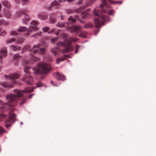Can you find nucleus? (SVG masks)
Wrapping results in <instances>:
<instances>
[{"label": "nucleus", "instance_id": "22", "mask_svg": "<svg viewBox=\"0 0 156 156\" xmlns=\"http://www.w3.org/2000/svg\"><path fill=\"white\" fill-rule=\"evenodd\" d=\"M30 48V47L29 45H26L22 49V53L25 52L26 50H29Z\"/></svg>", "mask_w": 156, "mask_h": 156}, {"label": "nucleus", "instance_id": "29", "mask_svg": "<svg viewBox=\"0 0 156 156\" xmlns=\"http://www.w3.org/2000/svg\"><path fill=\"white\" fill-rule=\"evenodd\" d=\"M92 27V25L91 23H89L86 24L84 26V28H87L91 27Z\"/></svg>", "mask_w": 156, "mask_h": 156}, {"label": "nucleus", "instance_id": "34", "mask_svg": "<svg viewBox=\"0 0 156 156\" xmlns=\"http://www.w3.org/2000/svg\"><path fill=\"white\" fill-rule=\"evenodd\" d=\"M57 26L59 27H64V25L63 23H59L57 24Z\"/></svg>", "mask_w": 156, "mask_h": 156}, {"label": "nucleus", "instance_id": "15", "mask_svg": "<svg viewBox=\"0 0 156 156\" xmlns=\"http://www.w3.org/2000/svg\"><path fill=\"white\" fill-rule=\"evenodd\" d=\"M46 50L45 48H39L38 49H37L34 50L33 51V53H36L37 52H38L39 53L43 54L44 53L45 51Z\"/></svg>", "mask_w": 156, "mask_h": 156}, {"label": "nucleus", "instance_id": "23", "mask_svg": "<svg viewBox=\"0 0 156 156\" xmlns=\"http://www.w3.org/2000/svg\"><path fill=\"white\" fill-rule=\"evenodd\" d=\"M8 23L7 22L5 21L2 20H0V26L4 25H7Z\"/></svg>", "mask_w": 156, "mask_h": 156}, {"label": "nucleus", "instance_id": "13", "mask_svg": "<svg viewBox=\"0 0 156 156\" xmlns=\"http://www.w3.org/2000/svg\"><path fill=\"white\" fill-rule=\"evenodd\" d=\"M8 101V100H7ZM9 103H5L3 102V101L0 100V106H1V107H3L2 106H10L13 107V104H10V103H12V102H10L8 101Z\"/></svg>", "mask_w": 156, "mask_h": 156}, {"label": "nucleus", "instance_id": "21", "mask_svg": "<svg viewBox=\"0 0 156 156\" xmlns=\"http://www.w3.org/2000/svg\"><path fill=\"white\" fill-rule=\"evenodd\" d=\"M4 13L7 18H9L11 16L10 12L9 10H4Z\"/></svg>", "mask_w": 156, "mask_h": 156}, {"label": "nucleus", "instance_id": "7", "mask_svg": "<svg viewBox=\"0 0 156 156\" xmlns=\"http://www.w3.org/2000/svg\"><path fill=\"white\" fill-rule=\"evenodd\" d=\"M71 43L72 41L70 39L64 43V47L65 48L62 50L61 52L62 54H64L73 50L74 48Z\"/></svg>", "mask_w": 156, "mask_h": 156}, {"label": "nucleus", "instance_id": "6", "mask_svg": "<svg viewBox=\"0 0 156 156\" xmlns=\"http://www.w3.org/2000/svg\"><path fill=\"white\" fill-rule=\"evenodd\" d=\"M24 15V18L22 19L23 23L27 24L30 20V18L28 15L25 13L23 11H19L16 12L15 16L16 18L20 17L23 15Z\"/></svg>", "mask_w": 156, "mask_h": 156}, {"label": "nucleus", "instance_id": "55", "mask_svg": "<svg viewBox=\"0 0 156 156\" xmlns=\"http://www.w3.org/2000/svg\"><path fill=\"white\" fill-rule=\"evenodd\" d=\"M34 94H30L29 96V98L30 99H31L32 98V97H33V95H34Z\"/></svg>", "mask_w": 156, "mask_h": 156}, {"label": "nucleus", "instance_id": "24", "mask_svg": "<svg viewBox=\"0 0 156 156\" xmlns=\"http://www.w3.org/2000/svg\"><path fill=\"white\" fill-rule=\"evenodd\" d=\"M62 36V38H63L65 41L68 37V34L67 33H62L61 34Z\"/></svg>", "mask_w": 156, "mask_h": 156}, {"label": "nucleus", "instance_id": "56", "mask_svg": "<svg viewBox=\"0 0 156 156\" xmlns=\"http://www.w3.org/2000/svg\"><path fill=\"white\" fill-rule=\"evenodd\" d=\"M75 17L76 19H78L79 18V16L78 15H76L75 16Z\"/></svg>", "mask_w": 156, "mask_h": 156}, {"label": "nucleus", "instance_id": "53", "mask_svg": "<svg viewBox=\"0 0 156 156\" xmlns=\"http://www.w3.org/2000/svg\"><path fill=\"white\" fill-rule=\"evenodd\" d=\"M2 7L1 4L0 3V17H2V15L1 13V10Z\"/></svg>", "mask_w": 156, "mask_h": 156}, {"label": "nucleus", "instance_id": "61", "mask_svg": "<svg viewBox=\"0 0 156 156\" xmlns=\"http://www.w3.org/2000/svg\"><path fill=\"white\" fill-rule=\"evenodd\" d=\"M15 1L18 2L20 1V0H15Z\"/></svg>", "mask_w": 156, "mask_h": 156}, {"label": "nucleus", "instance_id": "38", "mask_svg": "<svg viewBox=\"0 0 156 156\" xmlns=\"http://www.w3.org/2000/svg\"><path fill=\"white\" fill-rule=\"evenodd\" d=\"M32 60L35 61H37L40 60V59L39 58L33 57L32 58Z\"/></svg>", "mask_w": 156, "mask_h": 156}, {"label": "nucleus", "instance_id": "16", "mask_svg": "<svg viewBox=\"0 0 156 156\" xmlns=\"http://www.w3.org/2000/svg\"><path fill=\"white\" fill-rule=\"evenodd\" d=\"M67 57H69V55H64L62 56L61 58H57L56 60L57 63L58 64L60 62L64 60Z\"/></svg>", "mask_w": 156, "mask_h": 156}, {"label": "nucleus", "instance_id": "43", "mask_svg": "<svg viewBox=\"0 0 156 156\" xmlns=\"http://www.w3.org/2000/svg\"><path fill=\"white\" fill-rule=\"evenodd\" d=\"M29 68L28 67H26L25 68V69L24 70V72L25 73H27V74H28V73H29L28 71H29Z\"/></svg>", "mask_w": 156, "mask_h": 156}, {"label": "nucleus", "instance_id": "3", "mask_svg": "<svg viewBox=\"0 0 156 156\" xmlns=\"http://www.w3.org/2000/svg\"><path fill=\"white\" fill-rule=\"evenodd\" d=\"M13 111L14 109H12L9 112V117L7 119H5L6 115L0 114V121L5 119V126L7 128L11 126L16 120V115L13 112Z\"/></svg>", "mask_w": 156, "mask_h": 156}, {"label": "nucleus", "instance_id": "52", "mask_svg": "<svg viewBox=\"0 0 156 156\" xmlns=\"http://www.w3.org/2000/svg\"><path fill=\"white\" fill-rule=\"evenodd\" d=\"M83 33H82L78 35L79 36L82 37H85V36L83 35Z\"/></svg>", "mask_w": 156, "mask_h": 156}, {"label": "nucleus", "instance_id": "60", "mask_svg": "<svg viewBox=\"0 0 156 156\" xmlns=\"http://www.w3.org/2000/svg\"><path fill=\"white\" fill-rule=\"evenodd\" d=\"M50 83H51V84H53V85L55 86V85H54L53 84V81H52V80L51 81H50Z\"/></svg>", "mask_w": 156, "mask_h": 156}, {"label": "nucleus", "instance_id": "14", "mask_svg": "<svg viewBox=\"0 0 156 156\" xmlns=\"http://www.w3.org/2000/svg\"><path fill=\"white\" fill-rule=\"evenodd\" d=\"M60 5V3L58 2L56 0H55L51 3L48 7V9L49 10L53 6H59Z\"/></svg>", "mask_w": 156, "mask_h": 156}, {"label": "nucleus", "instance_id": "36", "mask_svg": "<svg viewBox=\"0 0 156 156\" xmlns=\"http://www.w3.org/2000/svg\"><path fill=\"white\" fill-rule=\"evenodd\" d=\"M49 29L50 28L48 27H43L42 28V30L44 32H45L48 31Z\"/></svg>", "mask_w": 156, "mask_h": 156}, {"label": "nucleus", "instance_id": "47", "mask_svg": "<svg viewBox=\"0 0 156 156\" xmlns=\"http://www.w3.org/2000/svg\"><path fill=\"white\" fill-rule=\"evenodd\" d=\"M6 34L5 31L4 30L0 34V36H4Z\"/></svg>", "mask_w": 156, "mask_h": 156}, {"label": "nucleus", "instance_id": "42", "mask_svg": "<svg viewBox=\"0 0 156 156\" xmlns=\"http://www.w3.org/2000/svg\"><path fill=\"white\" fill-rule=\"evenodd\" d=\"M26 99H24L20 103V106H21L25 103L26 101Z\"/></svg>", "mask_w": 156, "mask_h": 156}, {"label": "nucleus", "instance_id": "50", "mask_svg": "<svg viewBox=\"0 0 156 156\" xmlns=\"http://www.w3.org/2000/svg\"><path fill=\"white\" fill-rule=\"evenodd\" d=\"M50 20L51 21H52V23H54L56 22V19H52V18H51L50 19Z\"/></svg>", "mask_w": 156, "mask_h": 156}, {"label": "nucleus", "instance_id": "62", "mask_svg": "<svg viewBox=\"0 0 156 156\" xmlns=\"http://www.w3.org/2000/svg\"><path fill=\"white\" fill-rule=\"evenodd\" d=\"M106 6L108 7V8H110L111 7V6L109 5H107Z\"/></svg>", "mask_w": 156, "mask_h": 156}, {"label": "nucleus", "instance_id": "30", "mask_svg": "<svg viewBox=\"0 0 156 156\" xmlns=\"http://www.w3.org/2000/svg\"><path fill=\"white\" fill-rule=\"evenodd\" d=\"M39 18L43 20H45L46 19V16H44L43 14H39L38 15Z\"/></svg>", "mask_w": 156, "mask_h": 156}, {"label": "nucleus", "instance_id": "25", "mask_svg": "<svg viewBox=\"0 0 156 156\" xmlns=\"http://www.w3.org/2000/svg\"><path fill=\"white\" fill-rule=\"evenodd\" d=\"M41 32H39L35 34L32 35L31 36V37H34V38H36L38 36H40L41 34Z\"/></svg>", "mask_w": 156, "mask_h": 156}, {"label": "nucleus", "instance_id": "63", "mask_svg": "<svg viewBox=\"0 0 156 156\" xmlns=\"http://www.w3.org/2000/svg\"><path fill=\"white\" fill-rule=\"evenodd\" d=\"M59 34V33H55V35H57Z\"/></svg>", "mask_w": 156, "mask_h": 156}, {"label": "nucleus", "instance_id": "5", "mask_svg": "<svg viewBox=\"0 0 156 156\" xmlns=\"http://www.w3.org/2000/svg\"><path fill=\"white\" fill-rule=\"evenodd\" d=\"M39 29L37 27L34 26H31L29 27L28 28H27L25 27L21 26L17 30L19 32L28 31L25 34V35L28 36L32 31H37Z\"/></svg>", "mask_w": 156, "mask_h": 156}, {"label": "nucleus", "instance_id": "12", "mask_svg": "<svg viewBox=\"0 0 156 156\" xmlns=\"http://www.w3.org/2000/svg\"><path fill=\"white\" fill-rule=\"evenodd\" d=\"M54 76L58 80H64L66 79V77L64 75H61L58 72L55 73Z\"/></svg>", "mask_w": 156, "mask_h": 156}, {"label": "nucleus", "instance_id": "11", "mask_svg": "<svg viewBox=\"0 0 156 156\" xmlns=\"http://www.w3.org/2000/svg\"><path fill=\"white\" fill-rule=\"evenodd\" d=\"M71 32H74L76 33H78L81 31L80 27L76 26H74L71 27L69 28Z\"/></svg>", "mask_w": 156, "mask_h": 156}, {"label": "nucleus", "instance_id": "41", "mask_svg": "<svg viewBox=\"0 0 156 156\" xmlns=\"http://www.w3.org/2000/svg\"><path fill=\"white\" fill-rule=\"evenodd\" d=\"M5 132V130L3 129V128L2 127L0 126V135L1 134Z\"/></svg>", "mask_w": 156, "mask_h": 156}, {"label": "nucleus", "instance_id": "28", "mask_svg": "<svg viewBox=\"0 0 156 156\" xmlns=\"http://www.w3.org/2000/svg\"><path fill=\"white\" fill-rule=\"evenodd\" d=\"M10 33L12 36L16 35L18 34V33L15 30H11L10 31Z\"/></svg>", "mask_w": 156, "mask_h": 156}, {"label": "nucleus", "instance_id": "27", "mask_svg": "<svg viewBox=\"0 0 156 156\" xmlns=\"http://www.w3.org/2000/svg\"><path fill=\"white\" fill-rule=\"evenodd\" d=\"M16 39L14 38H11L6 41V43L7 44H10L13 42H14L16 41Z\"/></svg>", "mask_w": 156, "mask_h": 156}, {"label": "nucleus", "instance_id": "49", "mask_svg": "<svg viewBox=\"0 0 156 156\" xmlns=\"http://www.w3.org/2000/svg\"><path fill=\"white\" fill-rule=\"evenodd\" d=\"M55 30V29H53L48 32V34H51L53 33Z\"/></svg>", "mask_w": 156, "mask_h": 156}, {"label": "nucleus", "instance_id": "51", "mask_svg": "<svg viewBox=\"0 0 156 156\" xmlns=\"http://www.w3.org/2000/svg\"><path fill=\"white\" fill-rule=\"evenodd\" d=\"M28 2V0H22V3L23 4H24Z\"/></svg>", "mask_w": 156, "mask_h": 156}, {"label": "nucleus", "instance_id": "2", "mask_svg": "<svg viewBox=\"0 0 156 156\" xmlns=\"http://www.w3.org/2000/svg\"><path fill=\"white\" fill-rule=\"evenodd\" d=\"M34 88V87H33L31 89H29V88L27 87L25 88L24 90L21 91L17 89H15L14 92L15 94L7 95L6 97V98L9 102H15L19 98L23 96V93H31L33 91Z\"/></svg>", "mask_w": 156, "mask_h": 156}, {"label": "nucleus", "instance_id": "20", "mask_svg": "<svg viewBox=\"0 0 156 156\" xmlns=\"http://www.w3.org/2000/svg\"><path fill=\"white\" fill-rule=\"evenodd\" d=\"M59 48L58 47H56L51 49V51L53 54L55 55H57L58 52L59 50Z\"/></svg>", "mask_w": 156, "mask_h": 156}, {"label": "nucleus", "instance_id": "8", "mask_svg": "<svg viewBox=\"0 0 156 156\" xmlns=\"http://www.w3.org/2000/svg\"><path fill=\"white\" fill-rule=\"evenodd\" d=\"M33 80L32 77L29 75V73L26 74L23 78L21 79L22 81L24 82L27 84H30V85L32 84V83Z\"/></svg>", "mask_w": 156, "mask_h": 156}, {"label": "nucleus", "instance_id": "39", "mask_svg": "<svg viewBox=\"0 0 156 156\" xmlns=\"http://www.w3.org/2000/svg\"><path fill=\"white\" fill-rule=\"evenodd\" d=\"M30 24L31 25H34V26H36L38 24V23L35 21H32L31 23Z\"/></svg>", "mask_w": 156, "mask_h": 156}, {"label": "nucleus", "instance_id": "4", "mask_svg": "<svg viewBox=\"0 0 156 156\" xmlns=\"http://www.w3.org/2000/svg\"><path fill=\"white\" fill-rule=\"evenodd\" d=\"M86 6H82L78 9L73 10L70 9H68L66 10V12L67 14H70L73 13L74 12H76L77 13H81V16L82 18L84 19H87L90 16L89 14L88 13V12L90 11V9H88L86 11L82 12V11L85 8Z\"/></svg>", "mask_w": 156, "mask_h": 156}, {"label": "nucleus", "instance_id": "59", "mask_svg": "<svg viewBox=\"0 0 156 156\" xmlns=\"http://www.w3.org/2000/svg\"><path fill=\"white\" fill-rule=\"evenodd\" d=\"M58 3H61L63 2V1L62 0H58Z\"/></svg>", "mask_w": 156, "mask_h": 156}, {"label": "nucleus", "instance_id": "64", "mask_svg": "<svg viewBox=\"0 0 156 156\" xmlns=\"http://www.w3.org/2000/svg\"><path fill=\"white\" fill-rule=\"evenodd\" d=\"M23 124V122H21V123H20V124L21 125Z\"/></svg>", "mask_w": 156, "mask_h": 156}, {"label": "nucleus", "instance_id": "35", "mask_svg": "<svg viewBox=\"0 0 156 156\" xmlns=\"http://www.w3.org/2000/svg\"><path fill=\"white\" fill-rule=\"evenodd\" d=\"M71 41L72 42H76L77 41H78L79 40V39L77 38H76V37H71L70 39Z\"/></svg>", "mask_w": 156, "mask_h": 156}, {"label": "nucleus", "instance_id": "9", "mask_svg": "<svg viewBox=\"0 0 156 156\" xmlns=\"http://www.w3.org/2000/svg\"><path fill=\"white\" fill-rule=\"evenodd\" d=\"M4 76L6 79L11 80L18 79L20 77V75L18 73H14L9 76L5 75Z\"/></svg>", "mask_w": 156, "mask_h": 156}, {"label": "nucleus", "instance_id": "17", "mask_svg": "<svg viewBox=\"0 0 156 156\" xmlns=\"http://www.w3.org/2000/svg\"><path fill=\"white\" fill-rule=\"evenodd\" d=\"M10 47L14 51H20L21 49V48L18 46L11 45L10 46Z\"/></svg>", "mask_w": 156, "mask_h": 156}, {"label": "nucleus", "instance_id": "37", "mask_svg": "<svg viewBox=\"0 0 156 156\" xmlns=\"http://www.w3.org/2000/svg\"><path fill=\"white\" fill-rule=\"evenodd\" d=\"M68 20L69 21H70L71 22H74L75 21V20L74 19H73V17H72V16H70L69 17V18L68 19Z\"/></svg>", "mask_w": 156, "mask_h": 156}, {"label": "nucleus", "instance_id": "48", "mask_svg": "<svg viewBox=\"0 0 156 156\" xmlns=\"http://www.w3.org/2000/svg\"><path fill=\"white\" fill-rule=\"evenodd\" d=\"M94 1V0H90L88 2V4L89 5L92 4Z\"/></svg>", "mask_w": 156, "mask_h": 156}, {"label": "nucleus", "instance_id": "58", "mask_svg": "<svg viewBox=\"0 0 156 156\" xmlns=\"http://www.w3.org/2000/svg\"><path fill=\"white\" fill-rule=\"evenodd\" d=\"M61 18L62 20H63V16L61 15Z\"/></svg>", "mask_w": 156, "mask_h": 156}, {"label": "nucleus", "instance_id": "18", "mask_svg": "<svg viewBox=\"0 0 156 156\" xmlns=\"http://www.w3.org/2000/svg\"><path fill=\"white\" fill-rule=\"evenodd\" d=\"M2 85L5 88H10L12 87V84L6 82H4L2 83Z\"/></svg>", "mask_w": 156, "mask_h": 156}, {"label": "nucleus", "instance_id": "54", "mask_svg": "<svg viewBox=\"0 0 156 156\" xmlns=\"http://www.w3.org/2000/svg\"><path fill=\"white\" fill-rule=\"evenodd\" d=\"M83 0H79V1L77 3L78 5H80L81 4Z\"/></svg>", "mask_w": 156, "mask_h": 156}, {"label": "nucleus", "instance_id": "31", "mask_svg": "<svg viewBox=\"0 0 156 156\" xmlns=\"http://www.w3.org/2000/svg\"><path fill=\"white\" fill-rule=\"evenodd\" d=\"M57 45L58 46H63L64 47V43L60 41L57 43Z\"/></svg>", "mask_w": 156, "mask_h": 156}, {"label": "nucleus", "instance_id": "44", "mask_svg": "<svg viewBox=\"0 0 156 156\" xmlns=\"http://www.w3.org/2000/svg\"><path fill=\"white\" fill-rule=\"evenodd\" d=\"M80 46L79 45H77L75 48V53H78V49L80 48Z\"/></svg>", "mask_w": 156, "mask_h": 156}, {"label": "nucleus", "instance_id": "19", "mask_svg": "<svg viewBox=\"0 0 156 156\" xmlns=\"http://www.w3.org/2000/svg\"><path fill=\"white\" fill-rule=\"evenodd\" d=\"M3 6L7 8H9L10 6L9 2L7 1H4L2 2Z\"/></svg>", "mask_w": 156, "mask_h": 156}, {"label": "nucleus", "instance_id": "57", "mask_svg": "<svg viewBox=\"0 0 156 156\" xmlns=\"http://www.w3.org/2000/svg\"><path fill=\"white\" fill-rule=\"evenodd\" d=\"M74 0H67V1H68V2H73L74 1Z\"/></svg>", "mask_w": 156, "mask_h": 156}, {"label": "nucleus", "instance_id": "32", "mask_svg": "<svg viewBox=\"0 0 156 156\" xmlns=\"http://www.w3.org/2000/svg\"><path fill=\"white\" fill-rule=\"evenodd\" d=\"M24 41V39L22 38H20L18 39L17 42L18 43L21 44Z\"/></svg>", "mask_w": 156, "mask_h": 156}, {"label": "nucleus", "instance_id": "26", "mask_svg": "<svg viewBox=\"0 0 156 156\" xmlns=\"http://www.w3.org/2000/svg\"><path fill=\"white\" fill-rule=\"evenodd\" d=\"M21 57V56L19 55L18 54H15L13 57V59L15 60H18L20 59Z\"/></svg>", "mask_w": 156, "mask_h": 156}, {"label": "nucleus", "instance_id": "45", "mask_svg": "<svg viewBox=\"0 0 156 156\" xmlns=\"http://www.w3.org/2000/svg\"><path fill=\"white\" fill-rule=\"evenodd\" d=\"M114 12V10H109L108 12V14L109 15H112L113 16V12Z\"/></svg>", "mask_w": 156, "mask_h": 156}, {"label": "nucleus", "instance_id": "33", "mask_svg": "<svg viewBox=\"0 0 156 156\" xmlns=\"http://www.w3.org/2000/svg\"><path fill=\"white\" fill-rule=\"evenodd\" d=\"M58 37H55L51 39V41L52 43L54 44L56 41H58Z\"/></svg>", "mask_w": 156, "mask_h": 156}, {"label": "nucleus", "instance_id": "40", "mask_svg": "<svg viewBox=\"0 0 156 156\" xmlns=\"http://www.w3.org/2000/svg\"><path fill=\"white\" fill-rule=\"evenodd\" d=\"M41 44H38L35 45H34L33 46V48H39L41 46Z\"/></svg>", "mask_w": 156, "mask_h": 156}, {"label": "nucleus", "instance_id": "46", "mask_svg": "<svg viewBox=\"0 0 156 156\" xmlns=\"http://www.w3.org/2000/svg\"><path fill=\"white\" fill-rule=\"evenodd\" d=\"M43 85V83L41 82H40L37 84L36 87H38L42 86Z\"/></svg>", "mask_w": 156, "mask_h": 156}, {"label": "nucleus", "instance_id": "10", "mask_svg": "<svg viewBox=\"0 0 156 156\" xmlns=\"http://www.w3.org/2000/svg\"><path fill=\"white\" fill-rule=\"evenodd\" d=\"M7 49L4 48L0 51V63H2V59L3 57H5L7 55Z\"/></svg>", "mask_w": 156, "mask_h": 156}, {"label": "nucleus", "instance_id": "1", "mask_svg": "<svg viewBox=\"0 0 156 156\" xmlns=\"http://www.w3.org/2000/svg\"><path fill=\"white\" fill-rule=\"evenodd\" d=\"M51 69V65L44 62H39L36 67L33 69L34 74L36 75L41 74L46 75Z\"/></svg>", "mask_w": 156, "mask_h": 156}]
</instances>
